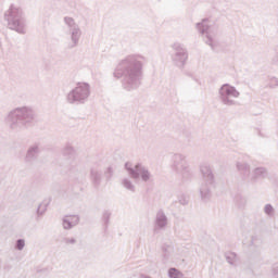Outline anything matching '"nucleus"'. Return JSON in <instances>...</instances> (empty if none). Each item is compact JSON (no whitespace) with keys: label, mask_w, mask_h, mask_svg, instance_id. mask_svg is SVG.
I'll return each instance as SVG.
<instances>
[{"label":"nucleus","mask_w":278,"mask_h":278,"mask_svg":"<svg viewBox=\"0 0 278 278\" xmlns=\"http://www.w3.org/2000/svg\"><path fill=\"white\" fill-rule=\"evenodd\" d=\"M90 84L77 83L76 87L66 93L65 101L70 105H84L88 103V100L90 99Z\"/></svg>","instance_id":"7"},{"label":"nucleus","mask_w":278,"mask_h":278,"mask_svg":"<svg viewBox=\"0 0 278 278\" xmlns=\"http://www.w3.org/2000/svg\"><path fill=\"white\" fill-rule=\"evenodd\" d=\"M200 173L202 175V181L199 187V194L203 203H207L212 199V194L216 189V178L214 177V172L210 164L204 163L200 165Z\"/></svg>","instance_id":"4"},{"label":"nucleus","mask_w":278,"mask_h":278,"mask_svg":"<svg viewBox=\"0 0 278 278\" xmlns=\"http://www.w3.org/2000/svg\"><path fill=\"white\" fill-rule=\"evenodd\" d=\"M4 21L12 31L27 34V17H25V11L21 4H11L4 12Z\"/></svg>","instance_id":"3"},{"label":"nucleus","mask_w":278,"mask_h":278,"mask_svg":"<svg viewBox=\"0 0 278 278\" xmlns=\"http://www.w3.org/2000/svg\"><path fill=\"white\" fill-rule=\"evenodd\" d=\"M275 52L276 54L271 59V64H274V66H278V46L275 48Z\"/></svg>","instance_id":"33"},{"label":"nucleus","mask_w":278,"mask_h":278,"mask_svg":"<svg viewBox=\"0 0 278 278\" xmlns=\"http://www.w3.org/2000/svg\"><path fill=\"white\" fill-rule=\"evenodd\" d=\"M278 86V79L277 78H271L270 79V84H269V88H275Z\"/></svg>","instance_id":"36"},{"label":"nucleus","mask_w":278,"mask_h":278,"mask_svg":"<svg viewBox=\"0 0 278 278\" xmlns=\"http://www.w3.org/2000/svg\"><path fill=\"white\" fill-rule=\"evenodd\" d=\"M61 242L65 244V247H73L74 244H77V239H75V237H65L61 240Z\"/></svg>","instance_id":"23"},{"label":"nucleus","mask_w":278,"mask_h":278,"mask_svg":"<svg viewBox=\"0 0 278 278\" xmlns=\"http://www.w3.org/2000/svg\"><path fill=\"white\" fill-rule=\"evenodd\" d=\"M180 205H188V195L181 193L178 195Z\"/></svg>","instance_id":"31"},{"label":"nucleus","mask_w":278,"mask_h":278,"mask_svg":"<svg viewBox=\"0 0 278 278\" xmlns=\"http://www.w3.org/2000/svg\"><path fill=\"white\" fill-rule=\"evenodd\" d=\"M237 170L240 173L243 181H248L250 180L251 178V165L247 162H240L238 161L237 164Z\"/></svg>","instance_id":"16"},{"label":"nucleus","mask_w":278,"mask_h":278,"mask_svg":"<svg viewBox=\"0 0 278 278\" xmlns=\"http://www.w3.org/2000/svg\"><path fill=\"white\" fill-rule=\"evenodd\" d=\"M110 218H112V212L104 211L102 214V222L104 223V227H108V225H110Z\"/></svg>","instance_id":"25"},{"label":"nucleus","mask_w":278,"mask_h":278,"mask_svg":"<svg viewBox=\"0 0 278 278\" xmlns=\"http://www.w3.org/2000/svg\"><path fill=\"white\" fill-rule=\"evenodd\" d=\"M147 64V56L142 54H128L116 65L113 77L122 79V88L126 92L138 90L142 84V73Z\"/></svg>","instance_id":"1"},{"label":"nucleus","mask_w":278,"mask_h":278,"mask_svg":"<svg viewBox=\"0 0 278 278\" xmlns=\"http://www.w3.org/2000/svg\"><path fill=\"white\" fill-rule=\"evenodd\" d=\"M104 176L106 181H110V179H112V177H114V169H112V167H108L106 170L104 172Z\"/></svg>","instance_id":"30"},{"label":"nucleus","mask_w":278,"mask_h":278,"mask_svg":"<svg viewBox=\"0 0 278 278\" xmlns=\"http://www.w3.org/2000/svg\"><path fill=\"white\" fill-rule=\"evenodd\" d=\"M62 155L65 160H72L75 162V149L71 144H66L62 150Z\"/></svg>","instance_id":"18"},{"label":"nucleus","mask_w":278,"mask_h":278,"mask_svg":"<svg viewBox=\"0 0 278 278\" xmlns=\"http://www.w3.org/2000/svg\"><path fill=\"white\" fill-rule=\"evenodd\" d=\"M62 227L63 229L65 230H68V229H73V227H75L71 220L68 219L67 216H65L63 219H62Z\"/></svg>","instance_id":"27"},{"label":"nucleus","mask_w":278,"mask_h":278,"mask_svg":"<svg viewBox=\"0 0 278 278\" xmlns=\"http://www.w3.org/2000/svg\"><path fill=\"white\" fill-rule=\"evenodd\" d=\"M170 168L179 176L184 184L192 181V177H194V173L192 172V168H190V163L188 162V156H186V154H173L170 157Z\"/></svg>","instance_id":"6"},{"label":"nucleus","mask_w":278,"mask_h":278,"mask_svg":"<svg viewBox=\"0 0 278 278\" xmlns=\"http://www.w3.org/2000/svg\"><path fill=\"white\" fill-rule=\"evenodd\" d=\"M2 266H3V262L0 260V270Z\"/></svg>","instance_id":"38"},{"label":"nucleus","mask_w":278,"mask_h":278,"mask_svg":"<svg viewBox=\"0 0 278 278\" xmlns=\"http://www.w3.org/2000/svg\"><path fill=\"white\" fill-rule=\"evenodd\" d=\"M168 225V217L163 210L157 211L155 219H154V231H162L166 229Z\"/></svg>","instance_id":"14"},{"label":"nucleus","mask_w":278,"mask_h":278,"mask_svg":"<svg viewBox=\"0 0 278 278\" xmlns=\"http://www.w3.org/2000/svg\"><path fill=\"white\" fill-rule=\"evenodd\" d=\"M125 168L131 177V179H140L144 182L149 181L151 179V172L142 165L141 163H137L135 166L131 165V163H125Z\"/></svg>","instance_id":"11"},{"label":"nucleus","mask_w":278,"mask_h":278,"mask_svg":"<svg viewBox=\"0 0 278 278\" xmlns=\"http://www.w3.org/2000/svg\"><path fill=\"white\" fill-rule=\"evenodd\" d=\"M225 258L230 266H238V254L236 252H226L225 253Z\"/></svg>","instance_id":"20"},{"label":"nucleus","mask_w":278,"mask_h":278,"mask_svg":"<svg viewBox=\"0 0 278 278\" xmlns=\"http://www.w3.org/2000/svg\"><path fill=\"white\" fill-rule=\"evenodd\" d=\"M255 134H256L260 138H266V132H264V130H262L261 128H255Z\"/></svg>","instance_id":"34"},{"label":"nucleus","mask_w":278,"mask_h":278,"mask_svg":"<svg viewBox=\"0 0 278 278\" xmlns=\"http://www.w3.org/2000/svg\"><path fill=\"white\" fill-rule=\"evenodd\" d=\"M162 251V262L163 264H168L170 260H173V255L175 253V247L173 242H165L161 245Z\"/></svg>","instance_id":"15"},{"label":"nucleus","mask_w":278,"mask_h":278,"mask_svg":"<svg viewBox=\"0 0 278 278\" xmlns=\"http://www.w3.org/2000/svg\"><path fill=\"white\" fill-rule=\"evenodd\" d=\"M267 175L268 170L265 167H256L250 174L248 184H257L260 179H264Z\"/></svg>","instance_id":"17"},{"label":"nucleus","mask_w":278,"mask_h":278,"mask_svg":"<svg viewBox=\"0 0 278 278\" xmlns=\"http://www.w3.org/2000/svg\"><path fill=\"white\" fill-rule=\"evenodd\" d=\"M264 214H266V216H269L270 218L275 216V207H273V204H266L264 206Z\"/></svg>","instance_id":"24"},{"label":"nucleus","mask_w":278,"mask_h":278,"mask_svg":"<svg viewBox=\"0 0 278 278\" xmlns=\"http://www.w3.org/2000/svg\"><path fill=\"white\" fill-rule=\"evenodd\" d=\"M122 186L127 190L128 192H136V185L129 179V178H124L122 180Z\"/></svg>","instance_id":"21"},{"label":"nucleus","mask_w":278,"mask_h":278,"mask_svg":"<svg viewBox=\"0 0 278 278\" xmlns=\"http://www.w3.org/2000/svg\"><path fill=\"white\" fill-rule=\"evenodd\" d=\"M66 217L70 219V223H72V226L77 227V225H79V215H66Z\"/></svg>","instance_id":"28"},{"label":"nucleus","mask_w":278,"mask_h":278,"mask_svg":"<svg viewBox=\"0 0 278 278\" xmlns=\"http://www.w3.org/2000/svg\"><path fill=\"white\" fill-rule=\"evenodd\" d=\"M168 277L169 278H179V277H181V271L175 267H172L168 269Z\"/></svg>","instance_id":"26"},{"label":"nucleus","mask_w":278,"mask_h":278,"mask_svg":"<svg viewBox=\"0 0 278 278\" xmlns=\"http://www.w3.org/2000/svg\"><path fill=\"white\" fill-rule=\"evenodd\" d=\"M273 277L278 278V263L273 265Z\"/></svg>","instance_id":"35"},{"label":"nucleus","mask_w":278,"mask_h":278,"mask_svg":"<svg viewBox=\"0 0 278 278\" xmlns=\"http://www.w3.org/2000/svg\"><path fill=\"white\" fill-rule=\"evenodd\" d=\"M172 62L177 68H184L186 62H188V49L181 42H175L172 45Z\"/></svg>","instance_id":"10"},{"label":"nucleus","mask_w":278,"mask_h":278,"mask_svg":"<svg viewBox=\"0 0 278 278\" xmlns=\"http://www.w3.org/2000/svg\"><path fill=\"white\" fill-rule=\"evenodd\" d=\"M40 155V143L36 142L28 147L24 161L26 164H34Z\"/></svg>","instance_id":"13"},{"label":"nucleus","mask_w":278,"mask_h":278,"mask_svg":"<svg viewBox=\"0 0 278 278\" xmlns=\"http://www.w3.org/2000/svg\"><path fill=\"white\" fill-rule=\"evenodd\" d=\"M4 121L12 131L29 129L36 121V110L29 105L17 106L7 114Z\"/></svg>","instance_id":"2"},{"label":"nucleus","mask_w":278,"mask_h":278,"mask_svg":"<svg viewBox=\"0 0 278 278\" xmlns=\"http://www.w3.org/2000/svg\"><path fill=\"white\" fill-rule=\"evenodd\" d=\"M47 207H49V203L47 202H41L38 207H37V216H42L45 212H47Z\"/></svg>","instance_id":"22"},{"label":"nucleus","mask_w":278,"mask_h":278,"mask_svg":"<svg viewBox=\"0 0 278 278\" xmlns=\"http://www.w3.org/2000/svg\"><path fill=\"white\" fill-rule=\"evenodd\" d=\"M2 268H3L4 273H10V270H12V263H10V262L2 263Z\"/></svg>","instance_id":"32"},{"label":"nucleus","mask_w":278,"mask_h":278,"mask_svg":"<svg viewBox=\"0 0 278 278\" xmlns=\"http://www.w3.org/2000/svg\"><path fill=\"white\" fill-rule=\"evenodd\" d=\"M63 23L66 25L71 38V42L67 47L68 49H75L81 39V28L79 27V24L75 22V18L71 16H65Z\"/></svg>","instance_id":"8"},{"label":"nucleus","mask_w":278,"mask_h":278,"mask_svg":"<svg viewBox=\"0 0 278 278\" xmlns=\"http://www.w3.org/2000/svg\"><path fill=\"white\" fill-rule=\"evenodd\" d=\"M192 79H193V81H195V84H198L199 86H201V80H200L199 78L193 77Z\"/></svg>","instance_id":"37"},{"label":"nucleus","mask_w":278,"mask_h":278,"mask_svg":"<svg viewBox=\"0 0 278 278\" xmlns=\"http://www.w3.org/2000/svg\"><path fill=\"white\" fill-rule=\"evenodd\" d=\"M195 29L204 36V42L212 51H217L220 43L218 42V25L210 24L208 18H203L201 22L195 24Z\"/></svg>","instance_id":"5"},{"label":"nucleus","mask_w":278,"mask_h":278,"mask_svg":"<svg viewBox=\"0 0 278 278\" xmlns=\"http://www.w3.org/2000/svg\"><path fill=\"white\" fill-rule=\"evenodd\" d=\"M240 97V91L236 90V87L229 85V84H224L218 90V98L220 103L223 105H236V100Z\"/></svg>","instance_id":"9"},{"label":"nucleus","mask_w":278,"mask_h":278,"mask_svg":"<svg viewBox=\"0 0 278 278\" xmlns=\"http://www.w3.org/2000/svg\"><path fill=\"white\" fill-rule=\"evenodd\" d=\"M90 179L94 188H99L101 186V181L103 179V167L101 166V163H94L91 166Z\"/></svg>","instance_id":"12"},{"label":"nucleus","mask_w":278,"mask_h":278,"mask_svg":"<svg viewBox=\"0 0 278 278\" xmlns=\"http://www.w3.org/2000/svg\"><path fill=\"white\" fill-rule=\"evenodd\" d=\"M15 249L17 251H23V249H25V239H17L15 242Z\"/></svg>","instance_id":"29"},{"label":"nucleus","mask_w":278,"mask_h":278,"mask_svg":"<svg viewBox=\"0 0 278 278\" xmlns=\"http://www.w3.org/2000/svg\"><path fill=\"white\" fill-rule=\"evenodd\" d=\"M260 247H262V239L257 236H252L250 241V250L256 249V255H260Z\"/></svg>","instance_id":"19"}]
</instances>
